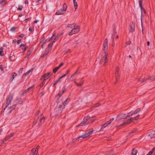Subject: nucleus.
<instances>
[{
	"label": "nucleus",
	"instance_id": "nucleus-1",
	"mask_svg": "<svg viewBox=\"0 0 155 155\" xmlns=\"http://www.w3.org/2000/svg\"><path fill=\"white\" fill-rule=\"evenodd\" d=\"M140 111V109H137L136 110L134 111V112L133 113L129 114L127 115L126 114H121L118 115L116 119V121H117L122 119H125L128 117L132 116L135 114L139 112Z\"/></svg>",
	"mask_w": 155,
	"mask_h": 155
},
{
	"label": "nucleus",
	"instance_id": "nucleus-2",
	"mask_svg": "<svg viewBox=\"0 0 155 155\" xmlns=\"http://www.w3.org/2000/svg\"><path fill=\"white\" fill-rule=\"evenodd\" d=\"M80 27L76 25L69 32V35H71L73 34L78 33L80 31Z\"/></svg>",
	"mask_w": 155,
	"mask_h": 155
},
{
	"label": "nucleus",
	"instance_id": "nucleus-3",
	"mask_svg": "<svg viewBox=\"0 0 155 155\" xmlns=\"http://www.w3.org/2000/svg\"><path fill=\"white\" fill-rule=\"evenodd\" d=\"M93 128H91L89 130L85 132L84 134L79 137H78L77 140H78V139L80 138H82V139H84L88 137L93 134Z\"/></svg>",
	"mask_w": 155,
	"mask_h": 155
},
{
	"label": "nucleus",
	"instance_id": "nucleus-4",
	"mask_svg": "<svg viewBox=\"0 0 155 155\" xmlns=\"http://www.w3.org/2000/svg\"><path fill=\"white\" fill-rule=\"evenodd\" d=\"M108 55V53L107 52H104L103 53L101 56L100 59V62L101 63L104 62V64L107 61V56Z\"/></svg>",
	"mask_w": 155,
	"mask_h": 155
},
{
	"label": "nucleus",
	"instance_id": "nucleus-5",
	"mask_svg": "<svg viewBox=\"0 0 155 155\" xmlns=\"http://www.w3.org/2000/svg\"><path fill=\"white\" fill-rule=\"evenodd\" d=\"M67 8L66 5L64 3L63 5V9H60L57 11L56 14V15H63L65 13V11L66 10Z\"/></svg>",
	"mask_w": 155,
	"mask_h": 155
},
{
	"label": "nucleus",
	"instance_id": "nucleus-6",
	"mask_svg": "<svg viewBox=\"0 0 155 155\" xmlns=\"http://www.w3.org/2000/svg\"><path fill=\"white\" fill-rule=\"evenodd\" d=\"M40 147L38 146L33 148L31 151L30 155H38V150Z\"/></svg>",
	"mask_w": 155,
	"mask_h": 155
},
{
	"label": "nucleus",
	"instance_id": "nucleus-7",
	"mask_svg": "<svg viewBox=\"0 0 155 155\" xmlns=\"http://www.w3.org/2000/svg\"><path fill=\"white\" fill-rule=\"evenodd\" d=\"M108 40L107 39L105 38L103 44V50L105 52H107L108 50Z\"/></svg>",
	"mask_w": 155,
	"mask_h": 155
},
{
	"label": "nucleus",
	"instance_id": "nucleus-8",
	"mask_svg": "<svg viewBox=\"0 0 155 155\" xmlns=\"http://www.w3.org/2000/svg\"><path fill=\"white\" fill-rule=\"evenodd\" d=\"M13 97V95L12 94H10L6 99V103L5 107L4 108V110L5 108L9 105L11 103Z\"/></svg>",
	"mask_w": 155,
	"mask_h": 155
},
{
	"label": "nucleus",
	"instance_id": "nucleus-9",
	"mask_svg": "<svg viewBox=\"0 0 155 155\" xmlns=\"http://www.w3.org/2000/svg\"><path fill=\"white\" fill-rule=\"evenodd\" d=\"M89 119H90V116H87L85 117L83 119V122L81 123L80 124L78 125L77 127H80L81 126H83L84 124H85L87 123V122L89 121Z\"/></svg>",
	"mask_w": 155,
	"mask_h": 155
},
{
	"label": "nucleus",
	"instance_id": "nucleus-10",
	"mask_svg": "<svg viewBox=\"0 0 155 155\" xmlns=\"http://www.w3.org/2000/svg\"><path fill=\"white\" fill-rule=\"evenodd\" d=\"M52 46V44H50L48 45V47L45 51L44 54L43 55V56H46L48 53L51 50V47Z\"/></svg>",
	"mask_w": 155,
	"mask_h": 155
},
{
	"label": "nucleus",
	"instance_id": "nucleus-11",
	"mask_svg": "<svg viewBox=\"0 0 155 155\" xmlns=\"http://www.w3.org/2000/svg\"><path fill=\"white\" fill-rule=\"evenodd\" d=\"M139 117L140 115L139 114L134 117L130 118L129 119L127 120V121L128 123H130L131 122H134V120H137L139 118Z\"/></svg>",
	"mask_w": 155,
	"mask_h": 155
},
{
	"label": "nucleus",
	"instance_id": "nucleus-12",
	"mask_svg": "<svg viewBox=\"0 0 155 155\" xmlns=\"http://www.w3.org/2000/svg\"><path fill=\"white\" fill-rule=\"evenodd\" d=\"M51 74L50 72L47 73V74H43L41 77V79L43 78H44V79H45L46 80L48 79L51 76Z\"/></svg>",
	"mask_w": 155,
	"mask_h": 155
},
{
	"label": "nucleus",
	"instance_id": "nucleus-13",
	"mask_svg": "<svg viewBox=\"0 0 155 155\" xmlns=\"http://www.w3.org/2000/svg\"><path fill=\"white\" fill-rule=\"evenodd\" d=\"M139 3V4L140 7L141 8V15H142V12L143 11H144V12H145V9L143 8L142 7V2H143V0H138Z\"/></svg>",
	"mask_w": 155,
	"mask_h": 155
},
{
	"label": "nucleus",
	"instance_id": "nucleus-14",
	"mask_svg": "<svg viewBox=\"0 0 155 155\" xmlns=\"http://www.w3.org/2000/svg\"><path fill=\"white\" fill-rule=\"evenodd\" d=\"M14 134L13 133H11L7 135L5 138V141H7L9 140L11 137H12Z\"/></svg>",
	"mask_w": 155,
	"mask_h": 155
},
{
	"label": "nucleus",
	"instance_id": "nucleus-15",
	"mask_svg": "<svg viewBox=\"0 0 155 155\" xmlns=\"http://www.w3.org/2000/svg\"><path fill=\"white\" fill-rule=\"evenodd\" d=\"M149 136L151 138H155V131H152L149 134Z\"/></svg>",
	"mask_w": 155,
	"mask_h": 155
},
{
	"label": "nucleus",
	"instance_id": "nucleus-16",
	"mask_svg": "<svg viewBox=\"0 0 155 155\" xmlns=\"http://www.w3.org/2000/svg\"><path fill=\"white\" fill-rule=\"evenodd\" d=\"M62 34V33H61V34H58L57 36L54 39L53 42L51 44H53V43H54L56 41L58 40L59 37Z\"/></svg>",
	"mask_w": 155,
	"mask_h": 155
},
{
	"label": "nucleus",
	"instance_id": "nucleus-17",
	"mask_svg": "<svg viewBox=\"0 0 155 155\" xmlns=\"http://www.w3.org/2000/svg\"><path fill=\"white\" fill-rule=\"evenodd\" d=\"M135 31V26L134 25H130V29L129 31L130 32H132Z\"/></svg>",
	"mask_w": 155,
	"mask_h": 155
},
{
	"label": "nucleus",
	"instance_id": "nucleus-18",
	"mask_svg": "<svg viewBox=\"0 0 155 155\" xmlns=\"http://www.w3.org/2000/svg\"><path fill=\"white\" fill-rule=\"evenodd\" d=\"M69 102V100H68V99H67L66 100H65L63 104V106H62V108H64V107L65 106V105L68 104Z\"/></svg>",
	"mask_w": 155,
	"mask_h": 155
},
{
	"label": "nucleus",
	"instance_id": "nucleus-19",
	"mask_svg": "<svg viewBox=\"0 0 155 155\" xmlns=\"http://www.w3.org/2000/svg\"><path fill=\"white\" fill-rule=\"evenodd\" d=\"M76 24H68L67 25V27L68 28H72Z\"/></svg>",
	"mask_w": 155,
	"mask_h": 155
},
{
	"label": "nucleus",
	"instance_id": "nucleus-20",
	"mask_svg": "<svg viewBox=\"0 0 155 155\" xmlns=\"http://www.w3.org/2000/svg\"><path fill=\"white\" fill-rule=\"evenodd\" d=\"M6 2L5 0H0V6H2L6 4Z\"/></svg>",
	"mask_w": 155,
	"mask_h": 155
},
{
	"label": "nucleus",
	"instance_id": "nucleus-21",
	"mask_svg": "<svg viewBox=\"0 0 155 155\" xmlns=\"http://www.w3.org/2000/svg\"><path fill=\"white\" fill-rule=\"evenodd\" d=\"M94 117H90V119H89V121L87 122V124H89L93 123L94 120V119H93L92 118H93Z\"/></svg>",
	"mask_w": 155,
	"mask_h": 155
},
{
	"label": "nucleus",
	"instance_id": "nucleus-22",
	"mask_svg": "<svg viewBox=\"0 0 155 155\" xmlns=\"http://www.w3.org/2000/svg\"><path fill=\"white\" fill-rule=\"evenodd\" d=\"M20 48L24 51H25L27 48L26 46L25 45L22 44L20 45Z\"/></svg>",
	"mask_w": 155,
	"mask_h": 155
},
{
	"label": "nucleus",
	"instance_id": "nucleus-23",
	"mask_svg": "<svg viewBox=\"0 0 155 155\" xmlns=\"http://www.w3.org/2000/svg\"><path fill=\"white\" fill-rule=\"evenodd\" d=\"M118 73H119L118 67H117L116 68V71L115 72L116 77V81H117V77L119 76Z\"/></svg>",
	"mask_w": 155,
	"mask_h": 155
},
{
	"label": "nucleus",
	"instance_id": "nucleus-24",
	"mask_svg": "<svg viewBox=\"0 0 155 155\" xmlns=\"http://www.w3.org/2000/svg\"><path fill=\"white\" fill-rule=\"evenodd\" d=\"M16 105L14 104L10 107L9 113H11L12 110H14L15 108L16 107Z\"/></svg>",
	"mask_w": 155,
	"mask_h": 155
},
{
	"label": "nucleus",
	"instance_id": "nucleus-25",
	"mask_svg": "<svg viewBox=\"0 0 155 155\" xmlns=\"http://www.w3.org/2000/svg\"><path fill=\"white\" fill-rule=\"evenodd\" d=\"M73 2L74 4V6L76 11L78 8V4L75 0H73Z\"/></svg>",
	"mask_w": 155,
	"mask_h": 155
},
{
	"label": "nucleus",
	"instance_id": "nucleus-26",
	"mask_svg": "<svg viewBox=\"0 0 155 155\" xmlns=\"http://www.w3.org/2000/svg\"><path fill=\"white\" fill-rule=\"evenodd\" d=\"M137 152V150L134 149H133L131 155H136Z\"/></svg>",
	"mask_w": 155,
	"mask_h": 155
},
{
	"label": "nucleus",
	"instance_id": "nucleus-27",
	"mask_svg": "<svg viewBox=\"0 0 155 155\" xmlns=\"http://www.w3.org/2000/svg\"><path fill=\"white\" fill-rule=\"evenodd\" d=\"M45 120V117H41L39 122V123H40L41 124V123H43L44 122Z\"/></svg>",
	"mask_w": 155,
	"mask_h": 155
},
{
	"label": "nucleus",
	"instance_id": "nucleus-28",
	"mask_svg": "<svg viewBox=\"0 0 155 155\" xmlns=\"http://www.w3.org/2000/svg\"><path fill=\"white\" fill-rule=\"evenodd\" d=\"M107 123L104 124L102 127L101 129L100 130V131H102L104 130V128L107 126Z\"/></svg>",
	"mask_w": 155,
	"mask_h": 155
},
{
	"label": "nucleus",
	"instance_id": "nucleus-29",
	"mask_svg": "<svg viewBox=\"0 0 155 155\" xmlns=\"http://www.w3.org/2000/svg\"><path fill=\"white\" fill-rule=\"evenodd\" d=\"M150 79V80L152 81H154L155 80V75L152 76V77H150L146 79V80Z\"/></svg>",
	"mask_w": 155,
	"mask_h": 155
},
{
	"label": "nucleus",
	"instance_id": "nucleus-30",
	"mask_svg": "<svg viewBox=\"0 0 155 155\" xmlns=\"http://www.w3.org/2000/svg\"><path fill=\"white\" fill-rule=\"evenodd\" d=\"M33 69V68H31L30 70H28L27 72L24 74V75L25 76L27 75L30 72L32 71Z\"/></svg>",
	"mask_w": 155,
	"mask_h": 155
},
{
	"label": "nucleus",
	"instance_id": "nucleus-31",
	"mask_svg": "<svg viewBox=\"0 0 155 155\" xmlns=\"http://www.w3.org/2000/svg\"><path fill=\"white\" fill-rule=\"evenodd\" d=\"M3 49V48L2 47L0 48V55L3 56L4 55Z\"/></svg>",
	"mask_w": 155,
	"mask_h": 155
},
{
	"label": "nucleus",
	"instance_id": "nucleus-32",
	"mask_svg": "<svg viewBox=\"0 0 155 155\" xmlns=\"http://www.w3.org/2000/svg\"><path fill=\"white\" fill-rule=\"evenodd\" d=\"M44 40H45V38L44 37H43L42 38H41V43H42L41 46L42 48H43V45L45 44Z\"/></svg>",
	"mask_w": 155,
	"mask_h": 155
},
{
	"label": "nucleus",
	"instance_id": "nucleus-33",
	"mask_svg": "<svg viewBox=\"0 0 155 155\" xmlns=\"http://www.w3.org/2000/svg\"><path fill=\"white\" fill-rule=\"evenodd\" d=\"M12 80L11 81L13 80L14 79V78L17 75V74L15 73H12Z\"/></svg>",
	"mask_w": 155,
	"mask_h": 155
},
{
	"label": "nucleus",
	"instance_id": "nucleus-34",
	"mask_svg": "<svg viewBox=\"0 0 155 155\" xmlns=\"http://www.w3.org/2000/svg\"><path fill=\"white\" fill-rule=\"evenodd\" d=\"M66 76V74H64L61 77L59 78V79L56 81V83H57L58 82H60L61 81L60 79L61 78L65 76Z\"/></svg>",
	"mask_w": 155,
	"mask_h": 155
},
{
	"label": "nucleus",
	"instance_id": "nucleus-35",
	"mask_svg": "<svg viewBox=\"0 0 155 155\" xmlns=\"http://www.w3.org/2000/svg\"><path fill=\"white\" fill-rule=\"evenodd\" d=\"M74 83L78 86H81L83 84L82 82L80 83H78L76 81H74Z\"/></svg>",
	"mask_w": 155,
	"mask_h": 155
},
{
	"label": "nucleus",
	"instance_id": "nucleus-36",
	"mask_svg": "<svg viewBox=\"0 0 155 155\" xmlns=\"http://www.w3.org/2000/svg\"><path fill=\"white\" fill-rule=\"evenodd\" d=\"M59 69V68L58 67H55L53 69V72L54 73H55Z\"/></svg>",
	"mask_w": 155,
	"mask_h": 155
},
{
	"label": "nucleus",
	"instance_id": "nucleus-37",
	"mask_svg": "<svg viewBox=\"0 0 155 155\" xmlns=\"http://www.w3.org/2000/svg\"><path fill=\"white\" fill-rule=\"evenodd\" d=\"M114 120V118H112L111 119H110L109 120V121L107 122L106 123L107 124V125L111 123Z\"/></svg>",
	"mask_w": 155,
	"mask_h": 155
},
{
	"label": "nucleus",
	"instance_id": "nucleus-38",
	"mask_svg": "<svg viewBox=\"0 0 155 155\" xmlns=\"http://www.w3.org/2000/svg\"><path fill=\"white\" fill-rule=\"evenodd\" d=\"M129 124V123L128 122V121L127 120V121H124V122H123L122 124H121V125H120V126H124V125H126V124Z\"/></svg>",
	"mask_w": 155,
	"mask_h": 155
},
{
	"label": "nucleus",
	"instance_id": "nucleus-39",
	"mask_svg": "<svg viewBox=\"0 0 155 155\" xmlns=\"http://www.w3.org/2000/svg\"><path fill=\"white\" fill-rule=\"evenodd\" d=\"M17 101H17V103H18V104H21L22 103V100L20 98H19V99H18L17 100Z\"/></svg>",
	"mask_w": 155,
	"mask_h": 155
},
{
	"label": "nucleus",
	"instance_id": "nucleus-40",
	"mask_svg": "<svg viewBox=\"0 0 155 155\" xmlns=\"http://www.w3.org/2000/svg\"><path fill=\"white\" fill-rule=\"evenodd\" d=\"M31 51H29L27 54V56L25 57H27L28 58V57L31 54Z\"/></svg>",
	"mask_w": 155,
	"mask_h": 155
},
{
	"label": "nucleus",
	"instance_id": "nucleus-41",
	"mask_svg": "<svg viewBox=\"0 0 155 155\" xmlns=\"http://www.w3.org/2000/svg\"><path fill=\"white\" fill-rule=\"evenodd\" d=\"M46 80H46L45 79H44V80L43 81L41 84V86H43L44 85Z\"/></svg>",
	"mask_w": 155,
	"mask_h": 155
},
{
	"label": "nucleus",
	"instance_id": "nucleus-42",
	"mask_svg": "<svg viewBox=\"0 0 155 155\" xmlns=\"http://www.w3.org/2000/svg\"><path fill=\"white\" fill-rule=\"evenodd\" d=\"M15 27H13L10 30L12 32H14L15 31Z\"/></svg>",
	"mask_w": 155,
	"mask_h": 155
},
{
	"label": "nucleus",
	"instance_id": "nucleus-43",
	"mask_svg": "<svg viewBox=\"0 0 155 155\" xmlns=\"http://www.w3.org/2000/svg\"><path fill=\"white\" fill-rule=\"evenodd\" d=\"M62 106L63 104L62 105H61L59 106V107H58V109L60 110H61V109H63L64 108H62Z\"/></svg>",
	"mask_w": 155,
	"mask_h": 155
},
{
	"label": "nucleus",
	"instance_id": "nucleus-44",
	"mask_svg": "<svg viewBox=\"0 0 155 155\" xmlns=\"http://www.w3.org/2000/svg\"><path fill=\"white\" fill-rule=\"evenodd\" d=\"M138 80L140 82H144L145 80L144 79H138Z\"/></svg>",
	"mask_w": 155,
	"mask_h": 155
},
{
	"label": "nucleus",
	"instance_id": "nucleus-45",
	"mask_svg": "<svg viewBox=\"0 0 155 155\" xmlns=\"http://www.w3.org/2000/svg\"><path fill=\"white\" fill-rule=\"evenodd\" d=\"M63 91H62V94H63L64 92H65V86H64L63 88Z\"/></svg>",
	"mask_w": 155,
	"mask_h": 155
},
{
	"label": "nucleus",
	"instance_id": "nucleus-46",
	"mask_svg": "<svg viewBox=\"0 0 155 155\" xmlns=\"http://www.w3.org/2000/svg\"><path fill=\"white\" fill-rule=\"evenodd\" d=\"M22 8H23V7L22 6H20V7H18L17 8V10H21L22 9Z\"/></svg>",
	"mask_w": 155,
	"mask_h": 155
},
{
	"label": "nucleus",
	"instance_id": "nucleus-47",
	"mask_svg": "<svg viewBox=\"0 0 155 155\" xmlns=\"http://www.w3.org/2000/svg\"><path fill=\"white\" fill-rule=\"evenodd\" d=\"M33 30H34V28H32L31 27H30L29 28V31H32Z\"/></svg>",
	"mask_w": 155,
	"mask_h": 155
},
{
	"label": "nucleus",
	"instance_id": "nucleus-48",
	"mask_svg": "<svg viewBox=\"0 0 155 155\" xmlns=\"http://www.w3.org/2000/svg\"><path fill=\"white\" fill-rule=\"evenodd\" d=\"M63 64V63L62 62L61 63V64L58 66V67L59 68H60Z\"/></svg>",
	"mask_w": 155,
	"mask_h": 155
},
{
	"label": "nucleus",
	"instance_id": "nucleus-49",
	"mask_svg": "<svg viewBox=\"0 0 155 155\" xmlns=\"http://www.w3.org/2000/svg\"><path fill=\"white\" fill-rule=\"evenodd\" d=\"M71 52V51L70 49H68L67 50V51L65 52V54L67 53H69Z\"/></svg>",
	"mask_w": 155,
	"mask_h": 155
},
{
	"label": "nucleus",
	"instance_id": "nucleus-50",
	"mask_svg": "<svg viewBox=\"0 0 155 155\" xmlns=\"http://www.w3.org/2000/svg\"><path fill=\"white\" fill-rule=\"evenodd\" d=\"M100 104L99 103H97L94 105V107H98L100 105Z\"/></svg>",
	"mask_w": 155,
	"mask_h": 155
},
{
	"label": "nucleus",
	"instance_id": "nucleus-51",
	"mask_svg": "<svg viewBox=\"0 0 155 155\" xmlns=\"http://www.w3.org/2000/svg\"><path fill=\"white\" fill-rule=\"evenodd\" d=\"M153 152L152 151H150L146 155H151L152 153Z\"/></svg>",
	"mask_w": 155,
	"mask_h": 155
},
{
	"label": "nucleus",
	"instance_id": "nucleus-52",
	"mask_svg": "<svg viewBox=\"0 0 155 155\" xmlns=\"http://www.w3.org/2000/svg\"><path fill=\"white\" fill-rule=\"evenodd\" d=\"M21 41V39H20V40H18L17 41V43L18 45L20 43V42Z\"/></svg>",
	"mask_w": 155,
	"mask_h": 155
},
{
	"label": "nucleus",
	"instance_id": "nucleus-53",
	"mask_svg": "<svg viewBox=\"0 0 155 155\" xmlns=\"http://www.w3.org/2000/svg\"><path fill=\"white\" fill-rule=\"evenodd\" d=\"M24 35L23 34H21L20 35H19V37H21V38H22L24 37Z\"/></svg>",
	"mask_w": 155,
	"mask_h": 155
},
{
	"label": "nucleus",
	"instance_id": "nucleus-54",
	"mask_svg": "<svg viewBox=\"0 0 155 155\" xmlns=\"http://www.w3.org/2000/svg\"><path fill=\"white\" fill-rule=\"evenodd\" d=\"M63 94H61V93H59L58 94V96L59 97H60Z\"/></svg>",
	"mask_w": 155,
	"mask_h": 155
},
{
	"label": "nucleus",
	"instance_id": "nucleus-55",
	"mask_svg": "<svg viewBox=\"0 0 155 155\" xmlns=\"http://www.w3.org/2000/svg\"><path fill=\"white\" fill-rule=\"evenodd\" d=\"M25 4H27V5H28V2L27 0H26L25 2Z\"/></svg>",
	"mask_w": 155,
	"mask_h": 155
},
{
	"label": "nucleus",
	"instance_id": "nucleus-56",
	"mask_svg": "<svg viewBox=\"0 0 155 155\" xmlns=\"http://www.w3.org/2000/svg\"><path fill=\"white\" fill-rule=\"evenodd\" d=\"M131 43V42L130 41H129L128 42H127V45H130Z\"/></svg>",
	"mask_w": 155,
	"mask_h": 155
},
{
	"label": "nucleus",
	"instance_id": "nucleus-57",
	"mask_svg": "<svg viewBox=\"0 0 155 155\" xmlns=\"http://www.w3.org/2000/svg\"><path fill=\"white\" fill-rule=\"evenodd\" d=\"M16 42V40L15 39L13 40L12 41L13 43H15Z\"/></svg>",
	"mask_w": 155,
	"mask_h": 155
},
{
	"label": "nucleus",
	"instance_id": "nucleus-58",
	"mask_svg": "<svg viewBox=\"0 0 155 155\" xmlns=\"http://www.w3.org/2000/svg\"><path fill=\"white\" fill-rule=\"evenodd\" d=\"M39 21L38 20H35V21H34V23H37Z\"/></svg>",
	"mask_w": 155,
	"mask_h": 155
},
{
	"label": "nucleus",
	"instance_id": "nucleus-59",
	"mask_svg": "<svg viewBox=\"0 0 155 155\" xmlns=\"http://www.w3.org/2000/svg\"><path fill=\"white\" fill-rule=\"evenodd\" d=\"M29 19L28 18H27V19H25V20H24V21H25V22H27V21Z\"/></svg>",
	"mask_w": 155,
	"mask_h": 155
},
{
	"label": "nucleus",
	"instance_id": "nucleus-60",
	"mask_svg": "<svg viewBox=\"0 0 155 155\" xmlns=\"http://www.w3.org/2000/svg\"><path fill=\"white\" fill-rule=\"evenodd\" d=\"M154 150H155V147L153 148L151 151H152V152L153 153Z\"/></svg>",
	"mask_w": 155,
	"mask_h": 155
},
{
	"label": "nucleus",
	"instance_id": "nucleus-61",
	"mask_svg": "<svg viewBox=\"0 0 155 155\" xmlns=\"http://www.w3.org/2000/svg\"><path fill=\"white\" fill-rule=\"evenodd\" d=\"M76 73H75V74H73V75H72L71 76V78H74V74Z\"/></svg>",
	"mask_w": 155,
	"mask_h": 155
},
{
	"label": "nucleus",
	"instance_id": "nucleus-62",
	"mask_svg": "<svg viewBox=\"0 0 155 155\" xmlns=\"http://www.w3.org/2000/svg\"><path fill=\"white\" fill-rule=\"evenodd\" d=\"M9 59L11 60H13V59H12V56H10V57Z\"/></svg>",
	"mask_w": 155,
	"mask_h": 155
},
{
	"label": "nucleus",
	"instance_id": "nucleus-63",
	"mask_svg": "<svg viewBox=\"0 0 155 155\" xmlns=\"http://www.w3.org/2000/svg\"><path fill=\"white\" fill-rule=\"evenodd\" d=\"M0 69L2 70V71H3L2 68V65L0 66Z\"/></svg>",
	"mask_w": 155,
	"mask_h": 155
},
{
	"label": "nucleus",
	"instance_id": "nucleus-64",
	"mask_svg": "<svg viewBox=\"0 0 155 155\" xmlns=\"http://www.w3.org/2000/svg\"><path fill=\"white\" fill-rule=\"evenodd\" d=\"M147 45L148 46H149V45H150V42L149 41H148L147 42Z\"/></svg>",
	"mask_w": 155,
	"mask_h": 155
}]
</instances>
